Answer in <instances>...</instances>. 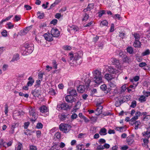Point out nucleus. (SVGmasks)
<instances>
[{
  "label": "nucleus",
  "mask_w": 150,
  "mask_h": 150,
  "mask_svg": "<svg viewBox=\"0 0 150 150\" xmlns=\"http://www.w3.org/2000/svg\"><path fill=\"white\" fill-rule=\"evenodd\" d=\"M69 55L70 60H74L76 61L80 59H81L82 54L80 52L74 54L72 53H70L69 54Z\"/></svg>",
  "instance_id": "4"
},
{
  "label": "nucleus",
  "mask_w": 150,
  "mask_h": 150,
  "mask_svg": "<svg viewBox=\"0 0 150 150\" xmlns=\"http://www.w3.org/2000/svg\"><path fill=\"white\" fill-rule=\"evenodd\" d=\"M105 11L104 10H102L99 12L98 13L99 14L98 16L100 17L105 13Z\"/></svg>",
  "instance_id": "63"
},
{
  "label": "nucleus",
  "mask_w": 150,
  "mask_h": 150,
  "mask_svg": "<svg viewBox=\"0 0 150 150\" xmlns=\"http://www.w3.org/2000/svg\"><path fill=\"white\" fill-rule=\"evenodd\" d=\"M36 127L38 129H41L43 127V125L41 123L39 122L37 123Z\"/></svg>",
  "instance_id": "54"
},
{
  "label": "nucleus",
  "mask_w": 150,
  "mask_h": 150,
  "mask_svg": "<svg viewBox=\"0 0 150 150\" xmlns=\"http://www.w3.org/2000/svg\"><path fill=\"white\" fill-rule=\"evenodd\" d=\"M71 108V106H69L66 103L59 104L57 105V109L59 111L61 110H67Z\"/></svg>",
  "instance_id": "5"
},
{
  "label": "nucleus",
  "mask_w": 150,
  "mask_h": 150,
  "mask_svg": "<svg viewBox=\"0 0 150 150\" xmlns=\"http://www.w3.org/2000/svg\"><path fill=\"white\" fill-rule=\"evenodd\" d=\"M115 18L118 19L119 20H121L122 19V18L120 17V15L119 14H116L115 15Z\"/></svg>",
  "instance_id": "61"
},
{
  "label": "nucleus",
  "mask_w": 150,
  "mask_h": 150,
  "mask_svg": "<svg viewBox=\"0 0 150 150\" xmlns=\"http://www.w3.org/2000/svg\"><path fill=\"white\" fill-rule=\"evenodd\" d=\"M52 64L53 66V68L57 69V64L56 61L55 60H53L52 62Z\"/></svg>",
  "instance_id": "48"
},
{
  "label": "nucleus",
  "mask_w": 150,
  "mask_h": 150,
  "mask_svg": "<svg viewBox=\"0 0 150 150\" xmlns=\"http://www.w3.org/2000/svg\"><path fill=\"white\" fill-rule=\"evenodd\" d=\"M150 54V52L149 49H147L142 54V56H144L149 55Z\"/></svg>",
  "instance_id": "35"
},
{
  "label": "nucleus",
  "mask_w": 150,
  "mask_h": 150,
  "mask_svg": "<svg viewBox=\"0 0 150 150\" xmlns=\"http://www.w3.org/2000/svg\"><path fill=\"white\" fill-rule=\"evenodd\" d=\"M61 134L59 132H57L54 135V136L57 139H59L61 137Z\"/></svg>",
  "instance_id": "53"
},
{
  "label": "nucleus",
  "mask_w": 150,
  "mask_h": 150,
  "mask_svg": "<svg viewBox=\"0 0 150 150\" xmlns=\"http://www.w3.org/2000/svg\"><path fill=\"white\" fill-rule=\"evenodd\" d=\"M134 38H135V40H139L140 39V35L139 34L137 33H134L133 35Z\"/></svg>",
  "instance_id": "42"
},
{
  "label": "nucleus",
  "mask_w": 150,
  "mask_h": 150,
  "mask_svg": "<svg viewBox=\"0 0 150 150\" xmlns=\"http://www.w3.org/2000/svg\"><path fill=\"white\" fill-rule=\"evenodd\" d=\"M121 104V101H120V100L116 101L115 103V105L116 107L119 106Z\"/></svg>",
  "instance_id": "58"
},
{
  "label": "nucleus",
  "mask_w": 150,
  "mask_h": 150,
  "mask_svg": "<svg viewBox=\"0 0 150 150\" xmlns=\"http://www.w3.org/2000/svg\"><path fill=\"white\" fill-rule=\"evenodd\" d=\"M91 82L90 79L88 78H86L84 80L85 85L86 88L89 86L90 83Z\"/></svg>",
  "instance_id": "31"
},
{
  "label": "nucleus",
  "mask_w": 150,
  "mask_h": 150,
  "mask_svg": "<svg viewBox=\"0 0 150 150\" xmlns=\"http://www.w3.org/2000/svg\"><path fill=\"white\" fill-rule=\"evenodd\" d=\"M77 117L78 116L76 114L74 113L71 115V118L72 119H76Z\"/></svg>",
  "instance_id": "62"
},
{
  "label": "nucleus",
  "mask_w": 150,
  "mask_h": 150,
  "mask_svg": "<svg viewBox=\"0 0 150 150\" xmlns=\"http://www.w3.org/2000/svg\"><path fill=\"white\" fill-rule=\"evenodd\" d=\"M34 49V45L32 44L27 45L25 47H22L21 52L23 55H26L31 53Z\"/></svg>",
  "instance_id": "2"
},
{
  "label": "nucleus",
  "mask_w": 150,
  "mask_h": 150,
  "mask_svg": "<svg viewBox=\"0 0 150 150\" xmlns=\"http://www.w3.org/2000/svg\"><path fill=\"white\" fill-rule=\"evenodd\" d=\"M65 100L67 102L71 103L73 101V98L71 95H68L65 97Z\"/></svg>",
  "instance_id": "22"
},
{
  "label": "nucleus",
  "mask_w": 150,
  "mask_h": 150,
  "mask_svg": "<svg viewBox=\"0 0 150 150\" xmlns=\"http://www.w3.org/2000/svg\"><path fill=\"white\" fill-rule=\"evenodd\" d=\"M134 46L135 47H139L141 46V43L139 40H135Z\"/></svg>",
  "instance_id": "29"
},
{
  "label": "nucleus",
  "mask_w": 150,
  "mask_h": 150,
  "mask_svg": "<svg viewBox=\"0 0 150 150\" xmlns=\"http://www.w3.org/2000/svg\"><path fill=\"white\" fill-rule=\"evenodd\" d=\"M86 88L84 85H79L77 87V90L80 93H83L84 91Z\"/></svg>",
  "instance_id": "18"
},
{
  "label": "nucleus",
  "mask_w": 150,
  "mask_h": 150,
  "mask_svg": "<svg viewBox=\"0 0 150 150\" xmlns=\"http://www.w3.org/2000/svg\"><path fill=\"white\" fill-rule=\"evenodd\" d=\"M107 130L105 128L101 129L99 132V134L101 135H105L107 134Z\"/></svg>",
  "instance_id": "26"
},
{
  "label": "nucleus",
  "mask_w": 150,
  "mask_h": 150,
  "mask_svg": "<svg viewBox=\"0 0 150 150\" xmlns=\"http://www.w3.org/2000/svg\"><path fill=\"white\" fill-rule=\"evenodd\" d=\"M127 52L130 54H132L133 53L132 48L131 47H129L127 48Z\"/></svg>",
  "instance_id": "37"
},
{
  "label": "nucleus",
  "mask_w": 150,
  "mask_h": 150,
  "mask_svg": "<svg viewBox=\"0 0 150 150\" xmlns=\"http://www.w3.org/2000/svg\"><path fill=\"white\" fill-rule=\"evenodd\" d=\"M105 78L108 81H111L114 79L115 76L111 74H106L105 76Z\"/></svg>",
  "instance_id": "17"
},
{
  "label": "nucleus",
  "mask_w": 150,
  "mask_h": 150,
  "mask_svg": "<svg viewBox=\"0 0 150 150\" xmlns=\"http://www.w3.org/2000/svg\"><path fill=\"white\" fill-rule=\"evenodd\" d=\"M37 136L38 138H40L41 137V133L40 130H38L36 132Z\"/></svg>",
  "instance_id": "55"
},
{
  "label": "nucleus",
  "mask_w": 150,
  "mask_h": 150,
  "mask_svg": "<svg viewBox=\"0 0 150 150\" xmlns=\"http://www.w3.org/2000/svg\"><path fill=\"white\" fill-rule=\"evenodd\" d=\"M37 148L36 146L33 145H31L30 147L29 150H37Z\"/></svg>",
  "instance_id": "64"
},
{
  "label": "nucleus",
  "mask_w": 150,
  "mask_h": 150,
  "mask_svg": "<svg viewBox=\"0 0 150 150\" xmlns=\"http://www.w3.org/2000/svg\"><path fill=\"white\" fill-rule=\"evenodd\" d=\"M89 18V15L86 13H85L83 15L82 21H86L88 20Z\"/></svg>",
  "instance_id": "30"
},
{
  "label": "nucleus",
  "mask_w": 150,
  "mask_h": 150,
  "mask_svg": "<svg viewBox=\"0 0 150 150\" xmlns=\"http://www.w3.org/2000/svg\"><path fill=\"white\" fill-rule=\"evenodd\" d=\"M18 125L19 124L18 123L15 122L12 123L11 127L15 129L16 128L18 127Z\"/></svg>",
  "instance_id": "45"
},
{
  "label": "nucleus",
  "mask_w": 150,
  "mask_h": 150,
  "mask_svg": "<svg viewBox=\"0 0 150 150\" xmlns=\"http://www.w3.org/2000/svg\"><path fill=\"white\" fill-rule=\"evenodd\" d=\"M37 15L38 18L41 19L43 18L44 16V14L43 13H41L40 12L38 11L37 13Z\"/></svg>",
  "instance_id": "32"
},
{
  "label": "nucleus",
  "mask_w": 150,
  "mask_h": 150,
  "mask_svg": "<svg viewBox=\"0 0 150 150\" xmlns=\"http://www.w3.org/2000/svg\"><path fill=\"white\" fill-rule=\"evenodd\" d=\"M32 93L33 96L35 97H38L39 95L37 93V92L36 91H34L32 92Z\"/></svg>",
  "instance_id": "56"
},
{
  "label": "nucleus",
  "mask_w": 150,
  "mask_h": 150,
  "mask_svg": "<svg viewBox=\"0 0 150 150\" xmlns=\"http://www.w3.org/2000/svg\"><path fill=\"white\" fill-rule=\"evenodd\" d=\"M127 142L129 145H131L134 142V140L133 137H127Z\"/></svg>",
  "instance_id": "23"
},
{
  "label": "nucleus",
  "mask_w": 150,
  "mask_h": 150,
  "mask_svg": "<svg viewBox=\"0 0 150 150\" xmlns=\"http://www.w3.org/2000/svg\"><path fill=\"white\" fill-rule=\"evenodd\" d=\"M59 117L60 120L63 121L66 120L67 119H68L69 117V116L68 114L62 113L61 114Z\"/></svg>",
  "instance_id": "14"
},
{
  "label": "nucleus",
  "mask_w": 150,
  "mask_h": 150,
  "mask_svg": "<svg viewBox=\"0 0 150 150\" xmlns=\"http://www.w3.org/2000/svg\"><path fill=\"white\" fill-rule=\"evenodd\" d=\"M21 18V17L20 16L16 15L15 16V19L17 22L20 20Z\"/></svg>",
  "instance_id": "60"
},
{
  "label": "nucleus",
  "mask_w": 150,
  "mask_h": 150,
  "mask_svg": "<svg viewBox=\"0 0 150 150\" xmlns=\"http://www.w3.org/2000/svg\"><path fill=\"white\" fill-rule=\"evenodd\" d=\"M20 113L17 112L16 113H14L13 115V118L14 119H18L19 118Z\"/></svg>",
  "instance_id": "36"
},
{
  "label": "nucleus",
  "mask_w": 150,
  "mask_h": 150,
  "mask_svg": "<svg viewBox=\"0 0 150 150\" xmlns=\"http://www.w3.org/2000/svg\"><path fill=\"white\" fill-rule=\"evenodd\" d=\"M97 92V90L96 89H91L90 91V95L93 96Z\"/></svg>",
  "instance_id": "38"
},
{
  "label": "nucleus",
  "mask_w": 150,
  "mask_h": 150,
  "mask_svg": "<svg viewBox=\"0 0 150 150\" xmlns=\"http://www.w3.org/2000/svg\"><path fill=\"white\" fill-rule=\"evenodd\" d=\"M79 28L76 26L71 25L68 26L67 30L71 33H73L79 30Z\"/></svg>",
  "instance_id": "7"
},
{
  "label": "nucleus",
  "mask_w": 150,
  "mask_h": 150,
  "mask_svg": "<svg viewBox=\"0 0 150 150\" xmlns=\"http://www.w3.org/2000/svg\"><path fill=\"white\" fill-rule=\"evenodd\" d=\"M28 80L29 81L28 82L27 85H28V86H31L34 83V80L31 76H30L29 77V78H28Z\"/></svg>",
  "instance_id": "24"
},
{
  "label": "nucleus",
  "mask_w": 150,
  "mask_h": 150,
  "mask_svg": "<svg viewBox=\"0 0 150 150\" xmlns=\"http://www.w3.org/2000/svg\"><path fill=\"white\" fill-rule=\"evenodd\" d=\"M13 16H9L4 19H2L1 21V23H2L3 22L7 21L9 20L10 18Z\"/></svg>",
  "instance_id": "51"
},
{
  "label": "nucleus",
  "mask_w": 150,
  "mask_h": 150,
  "mask_svg": "<svg viewBox=\"0 0 150 150\" xmlns=\"http://www.w3.org/2000/svg\"><path fill=\"white\" fill-rule=\"evenodd\" d=\"M41 81L40 80H38L36 81V84L35 85V86L36 87H39V86L40 85Z\"/></svg>",
  "instance_id": "59"
},
{
  "label": "nucleus",
  "mask_w": 150,
  "mask_h": 150,
  "mask_svg": "<svg viewBox=\"0 0 150 150\" xmlns=\"http://www.w3.org/2000/svg\"><path fill=\"white\" fill-rule=\"evenodd\" d=\"M50 32L53 37H58L60 35L59 31L56 28H52Z\"/></svg>",
  "instance_id": "8"
},
{
  "label": "nucleus",
  "mask_w": 150,
  "mask_h": 150,
  "mask_svg": "<svg viewBox=\"0 0 150 150\" xmlns=\"http://www.w3.org/2000/svg\"><path fill=\"white\" fill-rule=\"evenodd\" d=\"M111 61L112 62L111 64L112 65H116V66H118L120 64L119 61L115 58L111 59Z\"/></svg>",
  "instance_id": "20"
},
{
  "label": "nucleus",
  "mask_w": 150,
  "mask_h": 150,
  "mask_svg": "<svg viewBox=\"0 0 150 150\" xmlns=\"http://www.w3.org/2000/svg\"><path fill=\"white\" fill-rule=\"evenodd\" d=\"M71 128L70 125L67 124L61 123L59 125L60 130L65 133L68 132Z\"/></svg>",
  "instance_id": "3"
},
{
  "label": "nucleus",
  "mask_w": 150,
  "mask_h": 150,
  "mask_svg": "<svg viewBox=\"0 0 150 150\" xmlns=\"http://www.w3.org/2000/svg\"><path fill=\"white\" fill-rule=\"evenodd\" d=\"M124 58L123 59V60L124 62H128L129 58L126 55L124 56Z\"/></svg>",
  "instance_id": "57"
},
{
  "label": "nucleus",
  "mask_w": 150,
  "mask_h": 150,
  "mask_svg": "<svg viewBox=\"0 0 150 150\" xmlns=\"http://www.w3.org/2000/svg\"><path fill=\"white\" fill-rule=\"evenodd\" d=\"M143 120L146 122L150 120V115H147L145 116L143 118Z\"/></svg>",
  "instance_id": "39"
},
{
  "label": "nucleus",
  "mask_w": 150,
  "mask_h": 150,
  "mask_svg": "<svg viewBox=\"0 0 150 150\" xmlns=\"http://www.w3.org/2000/svg\"><path fill=\"white\" fill-rule=\"evenodd\" d=\"M49 93L51 95H55L56 94L55 90L52 88H51L50 89Z\"/></svg>",
  "instance_id": "44"
},
{
  "label": "nucleus",
  "mask_w": 150,
  "mask_h": 150,
  "mask_svg": "<svg viewBox=\"0 0 150 150\" xmlns=\"http://www.w3.org/2000/svg\"><path fill=\"white\" fill-rule=\"evenodd\" d=\"M92 74L93 82L97 84H99L102 83L103 76L100 71L97 69L95 70L92 72Z\"/></svg>",
  "instance_id": "1"
},
{
  "label": "nucleus",
  "mask_w": 150,
  "mask_h": 150,
  "mask_svg": "<svg viewBox=\"0 0 150 150\" xmlns=\"http://www.w3.org/2000/svg\"><path fill=\"white\" fill-rule=\"evenodd\" d=\"M141 115V112L139 111L135 113V116L132 118L131 119V120L133 122L136 121L138 118V117Z\"/></svg>",
  "instance_id": "19"
},
{
  "label": "nucleus",
  "mask_w": 150,
  "mask_h": 150,
  "mask_svg": "<svg viewBox=\"0 0 150 150\" xmlns=\"http://www.w3.org/2000/svg\"><path fill=\"white\" fill-rule=\"evenodd\" d=\"M44 37L45 39L48 41H51L53 39V36L52 34L47 33L44 35Z\"/></svg>",
  "instance_id": "9"
},
{
  "label": "nucleus",
  "mask_w": 150,
  "mask_h": 150,
  "mask_svg": "<svg viewBox=\"0 0 150 150\" xmlns=\"http://www.w3.org/2000/svg\"><path fill=\"white\" fill-rule=\"evenodd\" d=\"M101 103H97L96 104V106L97 108L96 109V111L98 112V115L100 114L102 112V110L103 107L101 105Z\"/></svg>",
  "instance_id": "13"
},
{
  "label": "nucleus",
  "mask_w": 150,
  "mask_h": 150,
  "mask_svg": "<svg viewBox=\"0 0 150 150\" xmlns=\"http://www.w3.org/2000/svg\"><path fill=\"white\" fill-rule=\"evenodd\" d=\"M139 100L141 102H143L146 100V98L145 96H142L139 98Z\"/></svg>",
  "instance_id": "41"
},
{
  "label": "nucleus",
  "mask_w": 150,
  "mask_h": 150,
  "mask_svg": "<svg viewBox=\"0 0 150 150\" xmlns=\"http://www.w3.org/2000/svg\"><path fill=\"white\" fill-rule=\"evenodd\" d=\"M108 70L110 73L112 74H116L120 72L118 68L117 69L113 67L112 66L109 67Z\"/></svg>",
  "instance_id": "11"
},
{
  "label": "nucleus",
  "mask_w": 150,
  "mask_h": 150,
  "mask_svg": "<svg viewBox=\"0 0 150 150\" xmlns=\"http://www.w3.org/2000/svg\"><path fill=\"white\" fill-rule=\"evenodd\" d=\"M22 144L19 142L16 147L15 150H22L23 149Z\"/></svg>",
  "instance_id": "28"
},
{
  "label": "nucleus",
  "mask_w": 150,
  "mask_h": 150,
  "mask_svg": "<svg viewBox=\"0 0 150 150\" xmlns=\"http://www.w3.org/2000/svg\"><path fill=\"white\" fill-rule=\"evenodd\" d=\"M60 149L59 145H55L53 146L51 148L52 150H59Z\"/></svg>",
  "instance_id": "43"
},
{
  "label": "nucleus",
  "mask_w": 150,
  "mask_h": 150,
  "mask_svg": "<svg viewBox=\"0 0 150 150\" xmlns=\"http://www.w3.org/2000/svg\"><path fill=\"white\" fill-rule=\"evenodd\" d=\"M136 105L137 102L136 101L134 100L132 102L130 107L132 108H134L136 106Z\"/></svg>",
  "instance_id": "52"
},
{
  "label": "nucleus",
  "mask_w": 150,
  "mask_h": 150,
  "mask_svg": "<svg viewBox=\"0 0 150 150\" xmlns=\"http://www.w3.org/2000/svg\"><path fill=\"white\" fill-rule=\"evenodd\" d=\"M94 5L93 4H89L87 6V8L89 11H90L93 8Z\"/></svg>",
  "instance_id": "49"
},
{
  "label": "nucleus",
  "mask_w": 150,
  "mask_h": 150,
  "mask_svg": "<svg viewBox=\"0 0 150 150\" xmlns=\"http://www.w3.org/2000/svg\"><path fill=\"white\" fill-rule=\"evenodd\" d=\"M68 93L71 96L76 97L77 96V93L76 90L72 88H70L67 89Z\"/></svg>",
  "instance_id": "10"
},
{
  "label": "nucleus",
  "mask_w": 150,
  "mask_h": 150,
  "mask_svg": "<svg viewBox=\"0 0 150 150\" xmlns=\"http://www.w3.org/2000/svg\"><path fill=\"white\" fill-rule=\"evenodd\" d=\"M108 85L109 86V88L110 90L113 89L116 87L115 82L113 81H109Z\"/></svg>",
  "instance_id": "21"
},
{
  "label": "nucleus",
  "mask_w": 150,
  "mask_h": 150,
  "mask_svg": "<svg viewBox=\"0 0 150 150\" xmlns=\"http://www.w3.org/2000/svg\"><path fill=\"white\" fill-rule=\"evenodd\" d=\"M130 123L131 125H133L134 124L135 127L134 128L135 129H137L138 128V126L140 125L141 124V122L139 121H134V122L132 121L131 120H130Z\"/></svg>",
  "instance_id": "16"
},
{
  "label": "nucleus",
  "mask_w": 150,
  "mask_h": 150,
  "mask_svg": "<svg viewBox=\"0 0 150 150\" xmlns=\"http://www.w3.org/2000/svg\"><path fill=\"white\" fill-rule=\"evenodd\" d=\"M19 59V55L18 54L14 55L13 58L11 61V62H14L15 61H17Z\"/></svg>",
  "instance_id": "33"
},
{
  "label": "nucleus",
  "mask_w": 150,
  "mask_h": 150,
  "mask_svg": "<svg viewBox=\"0 0 150 150\" xmlns=\"http://www.w3.org/2000/svg\"><path fill=\"white\" fill-rule=\"evenodd\" d=\"M12 143L13 141H10L8 142H4L3 146L5 148L8 147L12 145Z\"/></svg>",
  "instance_id": "25"
},
{
  "label": "nucleus",
  "mask_w": 150,
  "mask_h": 150,
  "mask_svg": "<svg viewBox=\"0 0 150 150\" xmlns=\"http://www.w3.org/2000/svg\"><path fill=\"white\" fill-rule=\"evenodd\" d=\"M142 134L144 138L149 139L150 137V128H148L147 131L143 132Z\"/></svg>",
  "instance_id": "12"
},
{
  "label": "nucleus",
  "mask_w": 150,
  "mask_h": 150,
  "mask_svg": "<svg viewBox=\"0 0 150 150\" xmlns=\"http://www.w3.org/2000/svg\"><path fill=\"white\" fill-rule=\"evenodd\" d=\"M100 88L102 91H105L107 89V86L105 84H104L101 86Z\"/></svg>",
  "instance_id": "50"
},
{
  "label": "nucleus",
  "mask_w": 150,
  "mask_h": 150,
  "mask_svg": "<svg viewBox=\"0 0 150 150\" xmlns=\"http://www.w3.org/2000/svg\"><path fill=\"white\" fill-rule=\"evenodd\" d=\"M143 141L144 144V145L145 146H146L147 147H148V146L147 144L149 142V140L148 139H146V138H144L143 139Z\"/></svg>",
  "instance_id": "40"
},
{
  "label": "nucleus",
  "mask_w": 150,
  "mask_h": 150,
  "mask_svg": "<svg viewBox=\"0 0 150 150\" xmlns=\"http://www.w3.org/2000/svg\"><path fill=\"white\" fill-rule=\"evenodd\" d=\"M108 24L107 21L106 20H104L101 22L100 25H102L103 26H107Z\"/></svg>",
  "instance_id": "46"
},
{
  "label": "nucleus",
  "mask_w": 150,
  "mask_h": 150,
  "mask_svg": "<svg viewBox=\"0 0 150 150\" xmlns=\"http://www.w3.org/2000/svg\"><path fill=\"white\" fill-rule=\"evenodd\" d=\"M29 113L30 116H32V120L35 121L37 118V115L35 112V110L34 108L30 107L29 108Z\"/></svg>",
  "instance_id": "6"
},
{
  "label": "nucleus",
  "mask_w": 150,
  "mask_h": 150,
  "mask_svg": "<svg viewBox=\"0 0 150 150\" xmlns=\"http://www.w3.org/2000/svg\"><path fill=\"white\" fill-rule=\"evenodd\" d=\"M7 26L6 28L8 29H13L14 27V24L12 23L11 22H8L6 24Z\"/></svg>",
  "instance_id": "27"
},
{
  "label": "nucleus",
  "mask_w": 150,
  "mask_h": 150,
  "mask_svg": "<svg viewBox=\"0 0 150 150\" xmlns=\"http://www.w3.org/2000/svg\"><path fill=\"white\" fill-rule=\"evenodd\" d=\"M40 112L42 113H46L48 112V108L45 105H43L39 108Z\"/></svg>",
  "instance_id": "15"
},
{
  "label": "nucleus",
  "mask_w": 150,
  "mask_h": 150,
  "mask_svg": "<svg viewBox=\"0 0 150 150\" xmlns=\"http://www.w3.org/2000/svg\"><path fill=\"white\" fill-rule=\"evenodd\" d=\"M31 27L30 26L26 27L23 30V35L26 34L31 29Z\"/></svg>",
  "instance_id": "34"
},
{
  "label": "nucleus",
  "mask_w": 150,
  "mask_h": 150,
  "mask_svg": "<svg viewBox=\"0 0 150 150\" xmlns=\"http://www.w3.org/2000/svg\"><path fill=\"white\" fill-rule=\"evenodd\" d=\"M81 105V103L79 101L77 102L75 106V109L76 110L79 108Z\"/></svg>",
  "instance_id": "47"
}]
</instances>
